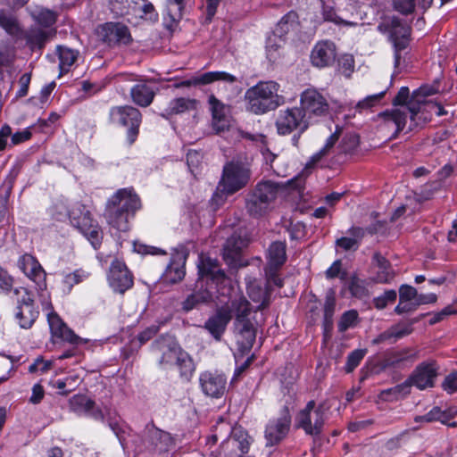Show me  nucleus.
Returning a JSON list of instances; mask_svg holds the SVG:
<instances>
[{"instance_id":"4be33fe9","label":"nucleus","mask_w":457,"mask_h":457,"mask_svg":"<svg viewBox=\"0 0 457 457\" xmlns=\"http://www.w3.org/2000/svg\"><path fill=\"white\" fill-rule=\"evenodd\" d=\"M187 255L188 253L184 249L175 250L170 262L163 273V279L166 282L174 284L182 280L186 274L185 264Z\"/></svg>"},{"instance_id":"473e14b6","label":"nucleus","mask_w":457,"mask_h":457,"mask_svg":"<svg viewBox=\"0 0 457 457\" xmlns=\"http://www.w3.org/2000/svg\"><path fill=\"white\" fill-rule=\"evenodd\" d=\"M106 219L108 223L114 228L120 231H127L129 228V220L133 216L121 209H117L115 206H106Z\"/></svg>"},{"instance_id":"5701e85b","label":"nucleus","mask_w":457,"mask_h":457,"mask_svg":"<svg viewBox=\"0 0 457 457\" xmlns=\"http://www.w3.org/2000/svg\"><path fill=\"white\" fill-rule=\"evenodd\" d=\"M214 81H224L226 83H235L237 81L236 76L226 71H209L200 76L193 77L189 79L183 80L175 85L176 87H189L193 86L207 85Z\"/></svg>"},{"instance_id":"aec40b11","label":"nucleus","mask_w":457,"mask_h":457,"mask_svg":"<svg viewBox=\"0 0 457 457\" xmlns=\"http://www.w3.org/2000/svg\"><path fill=\"white\" fill-rule=\"evenodd\" d=\"M437 376V367L436 362H422L416 367L410 378V383L417 388L423 390L434 386V381Z\"/></svg>"},{"instance_id":"680f3d73","label":"nucleus","mask_w":457,"mask_h":457,"mask_svg":"<svg viewBox=\"0 0 457 457\" xmlns=\"http://www.w3.org/2000/svg\"><path fill=\"white\" fill-rule=\"evenodd\" d=\"M349 290L352 295L362 298L368 295V289L364 285V282L359 278H353L349 285Z\"/></svg>"},{"instance_id":"4468645a","label":"nucleus","mask_w":457,"mask_h":457,"mask_svg":"<svg viewBox=\"0 0 457 457\" xmlns=\"http://www.w3.org/2000/svg\"><path fill=\"white\" fill-rule=\"evenodd\" d=\"M109 286L115 293L124 294L133 286V276L124 262L114 260L107 276Z\"/></svg>"},{"instance_id":"dca6fc26","label":"nucleus","mask_w":457,"mask_h":457,"mask_svg":"<svg viewBox=\"0 0 457 457\" xmlns=\"http://www.w3.org/2000/svg\"><path fill=\"white\" fill-rule=\"evenodd\" d=\"M119 77L122 80L137 82L130 89L131 99L137 105L147 107L153 103L155 90L145 80L136 74H120Z\"/></svg>"},{"instance_id":"6ab92c4d","label":"nucleus","mask_w":457,"mask_h":457,"mask_svg":"<svg viewBox=\"0 0 457 457\" xmlns=\"http://www.w3.org/2000/svg\"><path fill=\"white\" fill-rule=\"evenodd\" d=\"M337 57L335 44L330 40H321L316 43L311 53V62L318 68L332 65Z\"/></svg>"},{"instance_id":"49530a36","label":"nucleus","mask_w":457,"mask_h":457,"mask_svg":"<svg viewBox=\"0 0 457 457\" xmlns=\"http://www.w3.org/2000/svg\"><path fill=\"white\" fill-rule=\"evenodd\" d=\"M336 308V297L334 291L330 290L327 293L325 303H324V320L323 324L325 328L332 326L333 315Z\"/></svg>"},{"instance_id":"412c9836","label":"nucleus","mask_w":457,"mask_h":457,"mask_svg":"<svg viewBox=\"0 0 457 457\" xmlns=\"http://www.w3.org/2000/svg\"><path fill=\"white\" fill-rule=\"evenodd\" d=\"M18 266L39 288L46 287V272L34 256L28 253L23 254L18 261Z\"/></svg>"},{"instance_id":"4c0bfd02","label":"nucleus","mask_w":457,"mask_h":457,"mask_svg":"<svg viewBox=\"0 0 457 457\" xmlns=\"http://www.w3.org/2000/svg\"><path fill=\"white\" fill-rule=\"evenodd\" d=\"M148 442L153 448L162 452L167 450L171 437L169 433L154 428L148 430Z\"/></svg>"},{"instance_id":"423d86ee","label":"nucleus","mask_w":457,"mask_h":457,"mask_svg":"<svg viewBox=\"0 0 457 457\" xmlns=\"http://www.w3.org/2000/svg\"><path fill=\"white\" fill-rule=\"evenodd\" d=\"M325 405H316L314 400L309 401L305 407L295 416V424L302 428L306 435L318 436L321 434L326 420Z\"/></svg>"},{"instance_id":"1a4fd4ad","label":"nucleus","mask_w":457,"mask_h":457,"mask_svg":"<svg viewBox=\"0 0 457 457\" xmlns=\"http://www.w3.org/2000/svg\"><path fill=\"white\" fill-rule=\"evenodd\" d=\"M300 104L311 123L327 116L329 112L327 98L315 88H308L301 94Z\"/></svg>"},{"instance_id":"bb28decb","label":"nucleus","mask_w":457,"mask_h":457,"mask_svg":"<svg viewBox=\"0 0 457 457\" xmlns=\"http://www.w3.org/2000/svg\"><path fill=\"white\" fill-rule=\"evenodd\" d=\"M222 307H227L232 318L234 317L233 325L250 321L248 317L253 309L250 302L244 295H235Z\"/></svg>"},{"instance_id":"864d4df0","label":"nucleus","mask_w":457,"mask_h":457,"mask_svg":"<svg viewBox=\"0 0 457 457\" xmlns=\"http://www.w3.org/2000/svg\"><path fill=\"white\" fill-rule=\"evenodd\" d=\"M440 183L432 182L425 185L419 193L415 194V198L419 203L429 200L432 198L434 194L439 190Z\"/></svg>"},{"instance_id":"20e7f679","label":"nucleus","mask_w":457,"mask_h":457,"mask_svg":"<svg viewBox=\"0 0 457 457\" xmlns=\"http://www.w3.org/2000/svg\"><path fill=\"white\" fill-rule=\"evenodd\" d=\"M251 170L247 164L240 161H231L223 167L219 189L227 195L244 188L249 182Z\"/></svg>"},{"instance_id":"7c9ffc66","label":"nucleus","mask_w":457,"mask_h":457,"mask_svg":"<svg viewBox=\"0 0 457 457\" xmlns=\"http://www.w3.org/2000/svg\"><path fill=\"white\" fill-rule=\"evenodd\" d=\"M436 93V89L430 86H423L413 91L414 100L410 103V119L413 126H417L416 116L421 110V106L427 104L425 98Z\"/></svg>"},{"instance_id":"0e129e2a","label":"nucleus","mask_w":457,"mask_h":457,"mask_svg":"<svg viewBox=\"0 0 457 457\" xmlns=\"http://www.w3.org/2000/svg\"><path fill=\"white\" fill-rule=\"evenodd\" d=\"M418 292L416 288L409 285H402L399 288V300L401 302L417 301Z\"/></svg>"},{"instance_id":"052dcab7","label":"nucleus","mask_w":457,"mask_h":457,"mask_svg":"<svg viewBox=\"0 0 457 457\" xmlns=\"http://www.w3.org/2000/svg\"><path fill=\"white\" fill-rule=\"evenodd\" d=\"M209 104L212 113V120L227 116V106L214 96L209 97Z\"/></svg>"},{"instance_id":"a211bd4d","label":"nucleus","mask_w":457,"mask_h":457,"mask_svg":"<svg viewBox=\"0 0 457 457\" xmlns=\"http://www.w3.org/2000/svg\"><path fill=\"white\" fill-rule=\"evenodd\" d=\"M231 320L232 315H230L229 310L220 306L206 320L204 328L216 341H220Z\"/></svg>"},{"instance_id":"393cba45","label":"nucleus","mask_w":457,"mask_h":457,"mask_svg":"<svg viewBox=\"0 0 457 457\" xmlns=\"http://www.w3.org/2000/svg\"><path fill=\"white\" fill-rule=\"evenodd\" d=\"M371 269L373 272L372 280L376 283L388 284L395 276L391 263L379 253L373 254Z\"/></svg>"},{"instance_id":"39448f33","label":"nucleus","mask_w":457,"mask_h":457,"mask_svg":"<svg viewBox=\"0 0 457 457\" xmlns=\"http://www.w3.org/2000/svg\"><path fill=\"white\" fill-rule=\"evenodd\" d=\"M414 100L413 94L410 96V90L407 87H402L397 95L393 99L394 106L404 107V111L399 108L387 111L379 114L383 119L384 125L387 128L394 127L392 137L397 135L404 129L407 121V112L410 113V103Z\"/></svg>"},{"instance_id":"6e6d98bb","label":"nucleus","mask_w":457,"mask_h":457,"mask_svg":"<svg viewBox=\"0 0 457 457\" xmlns=\"http://www.w3.org/2000/svg\"><path fill=\"white\" fill-rule=\"evenodd\" d=\"M357 318H358V312L356 311L350 310V311L345 312L342 315V317L338 322V330L340 332H345L349 328L354 326V324L357 320Z\"/></svg>"},{"instance_id":"79ce46f5","label":"nucleus","mask_w":457,"mask_h":457,"mask_svg":"<svg viewBox=\"0 0 457 457\" xmlns=\"http://www.w3.org/2000/svg\"><path fill=\"white\" fill-rule=\"evenodd\" d=\"M174 365L179 371L180 378L186 381H189L195 371V364L190 355L183 351Z\"/></svg>"},{"instance_id":"c85d7f7f","label":"nucleus","mask_w":457,"mask_h":457,"mask_svg":"<svg viewBox=\"0 0 457 457\" xmlns=\"http://www.w3.org/2000/svg\"><path fill=\"white\" fill-rule=\"evenodd\" d=\"M297 18L296 12H289L278 21L273 35L268 38L267 49L269 51H270L271 48H274V46H280V44L274 43L273 45L272 42L276 41V37H278L279 42H282V37L297 27Z\"/></svg>"},{"instance_id":"7ed1b4c3","label":"nucleus","mask_w":457,"mask_h":457,"mask_svg":"<svg viewBox=\"0 0 457 457\" xmlns=\"http://www.w3.org/2000/svg\"><path fill=\"white\" fill-rule=\"evenodd\" d=\"M378 30L386 35L395 51V67H398L401 51L408 47L411 40V27L396 16H385L378 24Z\"/></svg>"},{"instance_id":"13d9d810","label":"nucleus","mask_w":457,"mask_h":457,"mask_svg":"<svg viewBox=\"0 0 457 457\" xmlns=\"http://www.w3.org/2000/svg\"><path fill=\"white\" fill-rule=\"evenodd\" d=\"M386 91H382L380 93L366 96L363 100L358 102L356 109L364 110L377 105L384 97Z\"/></svg>"},{"instance_id":"bf43d9fd","label":"nucleus","mask_w":457,"mask_h":457,"mask_svg":"<svg viewBox=\"0 0 457 457\" xmlns=\"http://www.w3.org/2000/svg\"><path fill=\"white\" fill-rule=\"evenodd\" d=\"M81 233L87 237L94 248L96 249L100 245L102 232L96 223L91 226L90 228H87Z\"/></svg>"},{"instance_id":"774afa93","label":"nucleus","mask_w":457,"mask_h":457,"mask_svg":"<svg viewBox=\"0 0 457 457\" xmlns=\"http://www.w3.org/2000/svg\"><path fill=\"white\" fill-rule=\"evenodd\" d=\"M14 59V50L11 47H3L0 49V69L4 66H9Z\"/></svg>"},{"instance_id":"e2e57ef3","label":"nucleus","mask_w":457,"mask_h":457,"mask_svg":"<svg viewBox=\"0 0 457 457\" xmlns=\"http://www.w3.org/2000/svg\"><path fill=\"white\" fill-rule=\"evenodd\" d=\"M393 6L395 11L409 14L415 9V0H393Z\"/></svg>"},{"instance_id":"a18cd8bd","label":"nucleus","mask_w":457,"mask_h":457,"mask_svg":"<svg viewBox=\"0 0 457 457\" xmlns=\"http://www.w3.org/2000/svg\"><path fill=\"white\" fill-rule=\"evenodd\" d=\"M321 4V12L323 19L326 21H330L335 24H345V25H352V22H348L343 20L339 15L337 14L334 6L333 0H320Z\"/></svg>"},{"instance_id":"4d7b16f0","label":"nucleus","mask_w":457,"mask_h":457,"mask_svg":"<svg viewBox=\"0 0 457 457\" xmlns=\"http://www.w3.org/2000/svg\"><path fill=\"white\" fill-rule=\"evenodd\" d=\"M34 17L39 25L50 27L56 21L55 13L50 10L43 9L34 14Z\"/></svg>"},{"instance_id":"f3484780","label":"nucleus","mask_w":457,"mask_h":457,"mask_svg":"<svg viewBox=\"0 0 457 457\" xmlns=\"http://www.w3.org/2000/svg\"><path fill=\"white\" fill-rule=\"evenodd\" d=\"M107 205L115 206L134 216L135 212L141 208V202L133 188H121L109 199Z\"/></svg>"},{"instance_id":"ddd939ff","label":"nucleus","mask_w":457,"mask_h":457,"mask_svg":"<svg viewBox=\"0 0 457 457\" xmlns=\"http://www.w3.org/2000/svg\"><path fill=\"white\" fill-rule=\"evenodd\" d=\"M286 259V245L282 242L272 243L268 249V263L265 273L268 281L279 287L283 286V282L277 275V270L285 263Z\"/></svg>"},{"instance_id":"6e6552de","label":"nucleus","mask_w":457,"mask_h":457,"mask_svg":"<svg viewBox=\"0 0 457 457\" xmlns=\"http://www.w3.org/2000/svg\"><path fill=\"white\" fill-rule=\"evenodd\" d=\"M141 118L139 110L129 105L116 106L110 111L112 122L129 127L128 129V140L130 145L135 142L137 137Z\"/></svg>"},{"instance_id":"e433bc0d","label":"nucleus","mask_w":457,"mask_h":457,"mask_svg":"<svg viewBox=\"0 0 457 457\" xmlns=\"http://www.w3.org/2000/svg\"><path fill=\"white\" fill-rule=\"evenodd\" d=\"M197 288L199 289L188 295L182 303L184 311L189 312L197 307L198 304L208 303L212 299V294L209 289H202L203 287L200 286Z\"/></svg>"},{"instance_id":"338daca9","label":"nucleus","mask_w":457,"mask_h":457,"mask_svg":"<svg viewBox=\"0 0 457 457\" xmlns=\"http://www.w3.org/2000/svg\"><path fill=\"white\" fill-rule=\"evenodd\" d=\"M442 387L448 394H453L457 391V373L453 372L445 377Z\"/></svg>"},{"instance_id":"cd10ccee","label":"nucleus","mask_w":457,"mask_h":457,"mask_svg":"<svg viewBox=\"0 0 457 457\" xmlns=\"http://www.w3.org/2000/svg\"><path fill=\"white\" fill-rule=\"evenodd\" d=\"M47 320L53 337L74 345L80 342V338L67 327L57 313L50 312Z\"/></svg>"},{"instance_id":"37998d69","label":"nucleus","mask_w":457,"mask_h":457,"mask_svg":"<svg viewBox=\"0 0 457 457\" xmlns=\"http://www.w3.org/2000/svg\"><path fill=\"white\" fill-rule=\"evenodd\" d=\"M141 0H110L111 10L118 16L134 13Z\"/></svg>"},{"instance_id":"69168bd1","label":"nucleus","mask_w":457,"mask_h":457,"mask_svg":"<svg viewBox=\"0 0 457 457\" xmlns=\"http://www.w3.org/2000/svg\"><path fill=\"white\" fill-rule=\"evenodd\" d=\"M336 245L345 251L356 250L359 247L357 239L346 237L337 239Z\"/></svg>"},{"instance_id":"a19ab883","label":"nucleus","mask_w":457,"mask_h":457,"mask_svg":"<svg viewBox=\"0 0 457 457\" xmlns=\"http://www.w3.org/2000/svg\"><path fill=\"white\" fill-rule=\"evenodd\" d=\"M417 358V353H411V350L405 349L396 352L387 356L384 360L385 367L400 368L406 361H413Z\"/></svg>"},{"instance_id":"09e8293b","label":"nucleus","mask_w":457,"mask_h":457,"mask_svg":"<svg viewBox=\"0 0 457 457\" xmlns=\"http://www.w3.org/2000/svg\"><path fill=\"white\" fill-rule=\"evenodd\" d=\"M0 26L10 35H17L20 30L16 19L4 11H0Z\"/></svg>"},{"instance_id":"de8ad7c7","label":"nucleus","mask_w":457,"mask_h":457,"mask_svg":"<svg viewBox=\"0 0 457 457\" xmlns=\"http://www.w3.org/2000/svg\"><path fill=\"white\" fill-rule=\"evenodd\" d=\"M88 276V272L82 269H79L71 273L66 274L63 278L62 283L64 287L68 290V292H70L75 285L86 280Z\"/></svg>"},{"instance_id":"c9c22d12","label":"nucleus","mask_w":457,"mask_h":457,"mask_svg":"<svg viewBox=\"0 0 457 457\" xmlns=\"http://www.w3.org/2000/svg\"><path fill=\"white\" fill-rule=\"evenodd\" d=\"M55 31L52 29L31 28L26 33V40L30 45L31 48L41 49L44 47L46 41H48Z\"/></svg>"},{"instance_id":"b1692460","label":"nucleus","mask_w":457,"mask_h":457,"mask_svg":"<svg viewBox=\"0 0 457 457\" xmlns=\"http://www.w3.org/2000/svg\"><path fill=\"white\" fill-rule=\"evenodd\" d=\"M25 295L22 296L21 302H19V305L17 306V311L15 313V318L18 320V323L21 328H29L34 324L35 320L38 316V311L35 308L33 300L27 291H25Z\"/></svg>"},{"instance_id":"c03bdc74","label":"nucleus","mask_w":457,"mask_h":457,"mask_svg":"<svg viewBox=\"0 0 457 457\" xmlns=\"http://www.w3.org/2000/svg\"><path fill=\"white\" fill-rule=\"evenodd\" d=\"M245 243L239 237L231 236L226 241L223 248V257L227 262H234L238 256Z\"/></svg>"},{"instance_id":"5fc2aeb1","label":"nucleus","mask_w":457,"mask_h":457,"mask_svg":"<svg viewBox=\"0 0 457 457\" xmlns=\"http://www.w3.org/2000/svg\"><path fill=\"white\" fill-rule=\"evenodd\" d=\"M447 415L445 411H442L439 407H434L430 411L423 416H417L415 418V421H427L432 422L435 420H439L442 423H445L447 420Z\"/></svg>"},{"instance_id":"f8f14e48","label":"nucleus","mask_w":457,"mask_h":457,"mask_svg":"<svg viewBox=\"0 0 457 457\" xmlns=\"http://www.w3.org/2000/svg\"><path fill=\"white\" fill-rule=\"evenodd\" d=\"M197 269L199 278L196 282V287L199 285L203 287L204 280H211L212 283L219 285L227 279L226 274L220 268L219 262L208 255L203 253L199 255Z\"/></svg>"},{"instance_id":"72a5a7b5","label":"nucleus","mask_w":457,"mask_h":457,"mask_svg":"<svg viewBox=\"0 0 457 457\" xmlns=\"http://www.w3.org/2000/svg\"><path fill=\"white\" fill-rule=\"evenodd\" d=\"M197 105L195 99L179 97L171 100L164 112L161 114L163 118L168 119L170 116L184 113L187 111L195 110Z\"/></svg>"},{"instance_id":"ea45409f","label":"nucleus","mask_w":457,"mask_h":457,"mask_svg":"<svg viewBox=\"0 0 457 457\" xmlns=\"http://www.w3.org/2000/svg\"><path fill=\"white\" fill-rule=\"evenodd\" d=\"M71 410L78 415H87L95 407V401L84 395H76L69 401Z\"/></svg>"},{"instance_id":"8fccbe9b","label":"nucleus","mask_w":457,"mask_h":457,"mask_svg":"<svg viewBox=\"0 0 457 457\" xmlns=\"http://www.w3.org/2000/svg\"><path fill=\"white\" fill-rule=\"evenodd\" d=\"M366 350L364 349H357L351 352L346 360V364L345 370L347 373L352 372L361 361L366 354Z\"/></svg>"},{"instance_id":"c756f323","label":"nucleus","mask_w":457,"mask_h":457,"mask_svg":"<svg viewBox=\"0 0 457 457\" xmlns=\"http://www.w3.org/2000/svg\"><path fill=\"white\" fill-rule=\"evenodd\" d=\"M237 344L242 353L248 352L255 342L256 330L252 321L234 325Z\"/></svg>"},{"instance_id":"603ef678","label":"nucleus","mask_w":457,"mask_h":457,"mask_svg":"<svg viewBox=\"0 0 457 457\" xmlns=\"http://www.w3.org/2000/svg\"><path fill=\"white\" fill-rule=\"evenodd\" d=\"M339 138V130L337 129L335 133H333L326 141L325 145L315 154L312 155V160L313 162H318L324 156H326L330 149L335 145L337 141Z\"/></svg>"},{"instance_id":"f257e3e1","label":"nucleus","mask_w":457,"mask_h":457,"mask_svg":"<svg viewBox=\"0 0 457 457\" xmlns=\"http://www.w3.org/2000/svg\"><path fill=\"white\" fill-rule=\"evenodd\" d=\"M279 85L272 80L260 81L245 91V100L248 111L254 114H263L275 110L283 104V96L278 95Z\"/></svg>"},{"instance_id":"9b49d317","label":"nucleus","mask_w":457,"mask_h":457,"mask_svg":"<svg viewBox=\"0 0 457 457\" xmlns=\"http://www.w3.org/2000/svg\"><path fill=\"white\" fill-rule=\"evenodd\" d=\"M291 427V414L287 407H284L278 416L269 420L265 428L267 445H274L283 440Z\"/></svg>"},{"instance_id":"0eeeda50","label":"nucleus","mask_w":457,"mask_h":457,"mask_svg":"<svg viewBox=\"0 0 457 457\" xmlns=\"http://www.w3.org/2000/svg\"><path fill=\"white\" fill-rule=\"evenodd\" d=\"M311 121L302 107L282 109L276 119V128L279 135H289L297 130L303 133L310 126Z\"/></svg>"},{"instance_id":"a878e982","label":"nucleus","mask_w":457,"mask_h":457,"mask_svg":"<svg viewBox=\"0 0 457 457\" xmlns=\"http://www.w3.org/2000/svg\"><path fill=\"white\" fill-rule=\"evenodd\" d=\"M101 35L104 41L109 45H127L131 40L129 29L120 23H105L101 28Z\"/></svg>"},{"instance_id":"f704fd0d","label":"nucleus","mask_w":457,"mask_h":457,"mask_svg":"<svg viewBox=\"0 0 457 457\" xmlns=\"http://www.w3.org/2000/svg\"><path fill=\"white\" fill-rule=\"evenodd\" d=\"M70 218L74 227L78 228L81 232L90 228L96 223L91 218L89 211L81 204L72 208L70 212Z\"/></svg>"},{"instance_id":"f03ea898","label":"nucleus","mask_w":457,"mask_h":457,"mask_svg":"<svg viewBox=\"0 0 457 457\" xmlns=\"http://www.w3.org/2000/svg\"><path fill=\"white\" fill-rule=\"evenodd\" d=\"M278 183L263 180L247 194L245 198V210L253 218H260L268 213L274 204L280 189Z\"/></svg>"},{"instance_id":"9d476101","label":"nucleus","mask_w":457,"mask_h":457,"mask_svg":"<svg viewBox=\"0 0 457 457\" xmlns=\"http://www.w3.org/2000/svg\"><path fill=\"white\" fill-rule=\"evenodd\" d=\"M158 364L163 369L170 368L178 361V357L184 350L179 345L176 340L170 336L161 337L152 346Z\"/></svg>"},{"instance_id":"3c124183","label":"nucleus","mask_w":457,"mask_h":457,"mask_svg":"<svg viewBox=\"0 0 457 457\" xmlns=\"http://www.w3.org/2000/svg\"><path fill=\"white\" fill-rule=\"evenodd\" d=\"M397 294L394 289L386 290L383 295L373 299V304L378 310L385 309L388 303L396 300Z\"/></svg>"},{"instance_id":"2f4dec72","label":"nucleus","mask_w":457,"mask_h":457,"mask_svg":"<svg viewBox=\"0 0 457 457\" xmlns=\"http://www.w3.org/2000/svg\"><path fill=\"white\" fill-rule=\"evenodd\" d=\"M412 331L411 325L396 324L379 334L372 340V344L378 345L384 342L395 343L398 339L410 335Z\"/></svg>"},{"instance_id":"2eb2a0df","label":"nucleus","mask_w":457,"mask_h":457,"mask_svg":"<svg viewBox=\"0 0 457 457\" xmlns=\"http://www.w3.org/2000/svg\"><path fill=\"white\" fill-rule=\"evenodd\" d=\"M199 384L206 396L220 398L226 392L227 378L218 370H206L200 374Z\"/></svg>"},{"instance_id":"58836bf2","label":"nucleus","mask_w":457,"mask_h":457,"mask_svg":"<svg viewBox=\"0 0 457 457\" xmlns=\"http://www.w3.org/2000/svg\"><path fill=\"white\" fill-rule=\"evenodd\" d=\"M56 51L60 61L61 73L68 72L78 59L79 51L62 46H58Z\"/></svg>"}]
</instances>
